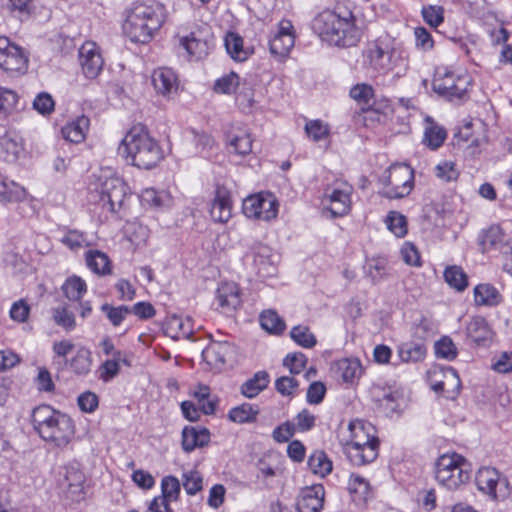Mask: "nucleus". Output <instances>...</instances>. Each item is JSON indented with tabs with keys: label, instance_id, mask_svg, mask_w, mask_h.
<instances>
[{
	"label": "nucleus",
	"instance_id": "f257e3e1",
	"mask_svg": "<svg viewBox=\"0 0 512 512\" xmlns=\"http://www.w3.org/2000/svg\"><path fill=\"white\" fill-rule=\"evenodd\" d=\"M312 29L322 41L342 48L357 45L362 34L352 11L340 7L317 14Z\"/></svg>",
	"mask_w": 512,
	"mask_h": 512
},
{
	"label": "nucleus",
	"instance_id": "f03ea898",
	"mask_svg": "<svg viewBox=\"0 0 512 512\" xmlns=\"http://www.w3.org/2000/svg\"><path fill=\"white\" fill-rule=\"evenodd\" d=\"M118 153L127 163L144 170L154 168L164 157L162 148L142 124L128 130L119 144Z\"/></svg>",
	"mask_w": 512,
	"mask_h": 512
},
{
	"label": "nucleus",
	"instance_id": "7ed1b4c3",
	"mask_svg": "<svg viewBox=\"0 0 512 512\" xmlns=\"http://www.w3.org/2000/svg\"><path fill=\"white\" fill-rule=\"evenodd\" d=\"M31 423L39 437L58 448L67 447L75 437V423L66 413L50 405H39L32 410Z\"/></svg>",
	"mask_w": 512,
	"mask_h": 512
},
{
	"label": "nucleus",
	"instance_id": "20e7f679",
	"mask_svg": "<svg viewBox=\"0 0 512 512\" xmlns=\"http://www.w3.org/2000/svg\"><path fill=\"white\" fill-rule=\"evenodd\" d=\"M349 439L344 444L345 453L353 465L362 466L378 456L379 441L371 423L356 420L350 422Z\"/></svg>",
	"mask_w": 512,
	"mask_h": 512
},
{
	"label": "nucleus",
	"instance_id": "39448f33",
	"mask_svg": "<svg viewBox=\"0 0 512 512\" xmlns=\"http://www.w3.org/2000/svg\"><path fill=\"white\" fill-rule=\"evenodd\" d=\"M364 65L378 74H387L397 66H407L408 52L388 37L371 42L363 52Z\"/></svg>",
	"mask_w": 512,
	"mask_h": 512
},
{
	"label": "nucleus",
	"instance_id": "423d86ee",
	"mask_svg": "<svg viewBox=\"0 0 512 512\" xmlns=\"http://www.w3.org/2000/svg\"><path fill=\"white\" fill-rule=\"evenodd\" d=\"M383 195L389 199L408 196L414 187V170L407 164L391 165L381 179Z\"/></svg>",
	"mask_w": 512,
	"mask_h": 512
},
{
	"label": "nucleus",
	"instance_id": "0eeeda50",
	"mask_svg": "<svg viewBox=\"0 0 512 512\" xmlns=\"http://www.w3.org/2000/svg\"><path fill=\"white\" fill-rule=\"evenodd\" d=\"M471 78L468 74H457L447 69H438L433 79V90L450 100H464L468 95Z\"/></svg>",
	"mask_w": 512,
	"mask_h": 512
},
{
	"label": "nucleus",
	"instance_id": "6e6552de",
	"mask_svg": "<svg viewBox=\"0 0 512 512\" xmlns=\"http://www.w3.org/2000/svg\"><path fill=\"white\" fill-rule=\"evenodd\" d=\"M86 476L79 462H69L62 468L59 485L66 497L79 502L85 498Z\"/></svg>",
	"mask_w": 512,
	"mask_h": 512
},
{
	"label": "nucleus",
	"instance_id": "1a4fd4ad",
	"mask_svg": "<svg viewBox=\"0 0 512 512\" xmlns=\"http://www.w3.org/2000/svg\"><path fill=\"white\" fill-rule=\"evenodd\" d=\"M478 489L488 494L492 499H504L509 494L508 479L492 467H482L476 474Z\"/></svg>",
	"mask_w": 512,
	"mask_h": 512
},
{
	"label": "nucleus",
	"instance_id": "9d476101",
	"mask_svg": "<svg viewBox=\"0 0 512 512\" xmlns=\"http://www.w3.org/2000/svg\"><path fill=\"white\" fill-rule=\"evenodd\" d=\"M128 195V187L118 177L106 178L100 186L99 202L103 208L111 213H116L123 206Z\"/></svg>",
	"mask_w": 512,
	"mask_h": 512
},
{
	"label": "nucleus",
	"instance_id": "9b49d317",
	"mask_svg": "<svg viewBox=\"0 0 512 512\" xmlns=\"http://www.w3.org/2000/svg\"><path fill=\"white\" fill-rule=\"evenodd\" d=\"M277 206L276 200L271 195L259 193L246 197L242 210L250 219L269 221L277 216Z\"/></svg>",
	"mask_w": 512,
	"mask_h": 512
},
{
	"label": "nucleus",
	"instance_id": "f8f14e48",
	"mask_svg": "<svg viewBox=\"0 0 512 512\" xmlns=\"http://www.w3.org/2000/svg\"><path fill=\"white\" fill-rule=\"evenodd\" d=\"M352 191V186L346 182L325 189L323 202L328 203L327 209L333 217H343L350 212Z\"/></svg>",
	"mask_w": 512,
	"mask_h": 512
},
{
	"label": "nucleus",
	"instance_id": "ddd939ff",
	"mask_svg": "<svg viewBox=\"0 0 512 512\" xmlns=\"http://www.w3.org/2000/svg\"><path fill=\"white\" fill-rule=\"evenodd\" d=\"M247 258L252 259V268L260 278H269L277 273V255L272 249L262 243L255 244Z\"/></svg>",
	"mask_w": 512,
	"mask_h": 512
},
{
	"label": "nucleus",
	"instance_id": "4468645a",
	"mask_svg": "<svg viewBox=\"0 0 512 512\" xmlns=\"http://www.w3.org/2000/svg\"><path fill=\"white\" fill-rule=\"evenodd\" d=\"M28 59L21 47L7 37H0V68L6 72H22L27 68Z\"/></svg>",
	"mask_w": 512,
	"mask_h": 512
},
{
	"label": "nucleus",
	"instance_id": "2eb2a0df",
	"mask_svg": "<svg viewBox=\"0 0 512 512\" xmlns=\"http://www.w3.org/2000/svg\"><path fill=\"white\" fill-rule=\"evenodd\" d=\"M79 63L88 79H95L103 69L104 60L95 42L87 41L79 48Z\"/></svg>",
	"mask_w": 512,
	"mask_h": 512
},
{
	"label": "nucleus",
	"instance_id": "dca6fc26",
	"mask_svg": "<svg viewBox=\"0 0 512 512\" xmlns=\"http://www.w3.org/2000/svg\"><path fill=\"white\" fill-rule=\"evenodd\" d=\"M232 209L231 191L223 185H217L209 207L212 220L218 223H227L232 217Z\"/></svg>",
	"mask_w": 512,
	"mask_h": 512
},
{
	"label": "nucleus",
	"instance_id": "f3484780",
	"mask_svg": "<svg viewBox=\"0 0 512 512\" xmlns=\"http://www.w3.org/2000/svg\"><path fill=\"white\" fill-rule=\"evenodd\" d=\"M232 352V346L227 341H212L201 353L207 370L221 371L226 364V358Z\"/></svg>",
	"mask_w": 512,
	"mask_h": 512
},
{
	"label": "nucleus",
	"instance_id": "a211bd4d",
	"mask_svg": "<svg viewBox=\"0 0 512 512\" xmlns=\"http://www.w3.org/2000/svg\"><path fill=\"white\" fill-rule=\"evenodd\" d=\"M149 25L160 27L165 20V7L158 1L146 0L134 4L131 12Z\"/></svg>",
	"mask_w": 512,
	"mask_h": 512
},
{
	"label": "nucleus",
	"instance_id": "6ab92c4d",
	"mask_svg": "<svg viewBox=\"0 0 512 512\" xmlns=\"http://www.w3.org/2000/svg\"><path fill=\"white\" fill-rule=\"evenodd\" d=\"M159 29L160 27L149 25L132 13H129L123 25L125 34L132 42L143 44L148 43Z\"/></svg>",
	"mask_w": 512,
	"mask_h": 512
},
{
	"label": "nucleus",
	"instance_id": "aec40b11",
	"mask_svg": "<svg viewBox=\"0 0 512 512\" xmlns=\"http://www.w3.org/2000/svg\"><path fill=\"white\" fill-rule=\"evenodd\" d=\"M324 496L325 489L321 484L305 487L297 500L298 512H321Z\"/></svg>",
	"mask_w": 512,
	"mask_h": 512
},
{
	"label": "nucleus",
	"instance_id": "412c9836",
	"mask_svg": "<svg viewBox=\"0 0 512 512\" xmlns=\"http://www.w3.org/2000/svg\"><path fill=\"white\" fill-rule=\"evenodd\" d=\"M24 153L22 139L14 132L0 137V157L7 163H15Z\"/></svg>",
	"mask_w": 512,
	"mask_h": 512
},
{
	"label": "nucleus",
	"instance_id": "4be33fe9",
	"mask_svg": "<svg viewBox=\"0 0 512 512\" xmlns=\"http://www.w3.org/2000/svg\"><path fill=\"white\" fill-rule=\"evenodd\" d=\"M216 301L222 312L229 314L240 305V295L234 283H225L217 290Z\"/></svg>",
	"mask_w": 512,
	"mask_h": 512
},
{
	"label": "nucleus",
	"instance_id": "5701e85b",
	"mask_svg": "<svg viewBox=\"0 0 512 512\" xmlns=\"http://www.w3.org/2000/svg\"><path fill=\"white\" fill-rule=\"evenodd\" d=\"M209 442L210 432L206 428L185 427L182 431V448L185 452H192Z\"/></svg>",
	"mask_w": 512,
	"mask_h": 512
},
{
	"label": "nucleus",
	"instance_id": "b1692460",
	"mask_svg": "<svg viewBox=\"0 0 512 512\" xmlns=\"http://www.w3.org/2000/svg\"><path fill=\"white\" fill-rule=\"evenodd\" d=\"M152 84L155 90L166 96L178 88L177 77L170 68H158L152 74Z\"/></svg>",
	"mask_w": 512,
	"mask_h": 512
},
{
	"label": "nucleus",
	"instance_id": "393cba45",
	"mask_svg": "<svg viewBox=\"0 0 512 512\" xmlns=\"http://www.w3.org/2000/svg\"><path fill=\"white\" fill-rule=\"evenodd\" d=\"M471 470L466 467L449 470V472H435L436 481L448 490H455L470 479Z\"/></svg>",
	"mask_w": 512,
	"mask_h": 512
},
{
	"label": "nucleus",
	"instance_id": "a878e982",
	"mask_svg": "<svg viewBox=\"0 0 512 512\" xmlns=\"http://www.w3.org/2000/svg\"><path fill=\"white\" fill-rule=\"evenodd\" d=\"M468 337L478 345H487L492 339V330L485 318L476 316L467 325Z\"/></svg>",
	"mask_w": 512,
	"mask_h": 512
},
{
	"label": "nucleus",
	"instance_id": "bb28decb",
	"mask_svg": "<svg viewBox=\"0 0 512 512\" xmlns=\"http://www.w3.org/2000/svg\"><path fill=\"white\" fill-rule=\"evenodd\" d=\"M474 301L478 306L495 307L502 302V295L490 283H481L474 287Z\"/></svg>",
	"mask_w": 512,
	"mask_h": 512
},
{
	"label": "nucleus",
	"instance_id": "cd10ccee",
	"mask_svg": "<svg viewBox=\"0 0 512 512\" xmlns=\"http://www.w3.org/2000/svg\"><path fill=\"white\" fill-rule=\"evenodd\" d=\"M89 126V118L82 115L67 123L61 130L62 135L72 143H80L85 139Z\"/></svg>",
	"mask_w": 512,
	"mask_h": 512
},
{
	"label": "nucleus",
	"instance_id": "c85d7f7f",
	"mask_svg": "<svg viewBox=\"0 0 512 512\" xmlns=\"http://www.w3.org/2000/svg\"><path fill=\"white\" fill-rule=\"evenodd\" d=\"M332 371L336 377L348 383L359 377L362 370L357 359L343 358L333 364Z\"/></svg>",
	"mask_w": 512,
	"mask_h": 512
},
{
	"label": "nucleus",
	"instance_id": "c756f323",
	"mask_svg": "<svg viewBox=\"0 0 512 512\" xmlns=\"http://www.w3.org/2000/svg\"><path fill=\"white\" fill-rule=\"evenodd\" d=\"M228 54L235 61L243 62L253 53L248 47H244L243 38L234 32H228L224 39Z\"/></svg>",
	"mask_w": 512,
	"mask_h": 512
},
{
	"label": "nucleus",
	"instance_id": "7c9ffc66",
	"mask_svg": "<svg viewBox=\"0 0 512 512\" xmlns=\"http://www.w3.org/2000/svg\"><path fill=\"white\" fill-rule=\"evenodd\" d=\"M426 127L424 129L423 143L432 150L438 149L447 137L446 130L433 121L431 117H426Z\"/></svg>",
	"mask_w": 512,
	"mask_h": 512
},
{
	"label": "nucleus",
	"instance_id": "2f4dec72",
	"mask_svg": "<svg viewBox=\"0 0 512 512\" xmlns=\"http://www.w3.org/2000/svg\"><path fill=\"white\" fill-rule=\"evenodd\" d=\"M226 142L232 151L240 156H246L252 151L253 140L246 131L229 132L226 135Z\"/></svg>",
	"mask_w": 512,
	"mask_h": 512
},
{
	"label": "nucleus",
	"instance_id": "473e14b6",
	"mask_svg": "<svg viewBox=\"0 0 512 512\" xmlns=\"http://www.w3.org/2000/svg\"><path fill=\"white\" fill-rule=\"evenodd\" d=\"M180 45L187 51V53L199 60L207 56L209 53V42L197 37L196 33L192 32L186 37L180 39Z\"/></svg>",
	"mask_w": 512,
	"mask_h": 512
},
{
	"label": "nucleus",
	"instance_id": "72a5a7b5",
	"mask_svg": "<svg viewBox=\"0 0 512 512\" xmlns=\"http://www.w3.org/2000/svg\"><path fill=\"white\" fill-rule=\"evenodd\" d=\"M29 194L27 190L8 178L5 181L4 188L0 189V203L23 202L27 200Z\"/></svg>",
	"mask_w": 512,
	"mask_h": 512
},
{
	"label": "nucleus",
	"instance_id": "f704fd0d",
	"mask_svg": "<svg viewBox=\"0 0 512 512\" xmlns=\"http://www.w3.org/2000/svg\"><path fill=\"white\" fill-rule=\"evenodd\" d=\"M505 235L499 225H492L484 230L480 236L479 244L483 251L498 249L504 244Z\"/></svg>",
	"mask_w": 512,
	"mask_h": 512
},
{
	"label": "nucleus",
	"instance_id": "c9c22d12",
	"mask_svg": "<svg viewBox=\"0 0 512 512\" xmlns=\"http://www.w3.org/2000/svg\"><path fill=\"white\" fill-rule=\"evenodd\" d=\"M166 333L175 340L189 339L193 334L191 320L172 317L167 324Z\"/></svg>",
	"mask_w": 512,
	"mask_h": 512
},
{
	"label": "nucleus",
	"instance_id": "e433bc0d",
	"mask_svg": "<svg viewBox=\"0 0 512 512\" xmlns=\"http://www.w3.org/2000/svg\"><path fill=\"white\" fill-rule=\"evenodd\" d=\"M269 384V374L266 371H259L244 382L241 386V393L247 398L256 397Z\"/></svg>",
	"mask_w": 512,
	"mask_h": 512
},
{
	"label": "nucleus",
	"instance_id": "4c0bfd02",
	"mask_svg": "<svg viewBox=\"0 0 512 512\" xmlns=\"http://www.w3.org/2000/svg\"><path fill=\"white\" fill-rule=\"evenodd\" d=\"M88 268L99 275H106L111 272L108 256L99 250H89L85 254Z\"/></svg>",
	"mask_w": 512,
	"mask_h": 512
},
{
	"label": "nucleus",
	"instance_id": "58836bf2",
	"mask_svg": "<svg viewBox=\"0 0 512 512\" xmlns=\"http://www.w3.org/2000/svg\"><path fill=\"white\" fill-rule=\"evenodd\" d=\"M293 46L294 36L291 32H277L269 41L270 52L278 57L287 56Z\"/></svg>",
	"mask_w": 512,
	"mask_h": 512
},
{
	"label": "nucleus",
	"instance_id": "ea45409f",
	"mask_svg": "<svg viewBox=\"0 0 512 512\" xmlns=\"http://www.w3.org/2000/svg\"><path fill=\"white\" fill-rule=\"evenodd\" d=\"M258 414L259 408L257 405L243 403L239 406L233 407L229 411L228 417L232 422L243 424L254 422Z\"/></svg>",
	"mask_w": 512,
	"mask_h": 512
},
{
	"label": "nucleus",
	"instance_id": "a19ab883",
	"mask_svg": "<svg viewBox=\"0 0 512 512\" xmlns=\"http://www.w3.org/2000/svg\"><path fill=\"white\" fill-rule=\"evenodd\" d=\"M466 467V470H471L470 463L460 454L447 453L441 455L436 462L435 472H449L457 468Z\"/></svg>",
	"mask_w": 512,
	"mask_h": 512
},
{
	"label": "nucleus",
	"instance_id": "79ce46f5",
	"mask_svg": "<svg viewBox=\"0 0 512 512\" xmlns=\"http://www.w3.org/2000/svg\"><path fill=\"white\" fill-rule=\"evenodd\" d=\"M308 466L310 470L321 477L330 474L333 468L332 461L328 458L324 451H314L308 458Z\"/></svg>",
	"mask_w": 512,
	"mask_h": 512
},
{
	"label": "nucleus",
	"instance_id": "37998d69",
	"mask_svg": "<svg viewBox=\"0 0 512 512\" xmlns=\"http://www.w3.org/2000/svg\"><path fill=\"white\" fill-rule=\"evenodd\" d=\"M398 356L402 362H418L426 356V348L423 344L405 342L398 347Z\"/></svg>",
	"mask_w": 512,
	"mask_h": 512
},
{
	"label": "nucleus",
	"instance_id": "c03bdc74",
	"mask_svg": "<svg viewBox=\"0 0 512 512\" xmlns=\"http://www.w3.org/2000/svg\"><path fill=\"white\" fill-rule=\"evenodd\" d=\"M347 489L352 495L354 501L365 502L369 496L370 484L364 477L357 474H351Z\"/></svg>",
	"mask_w": 512,
	"mask_h": 512
},
{
	"label": "nucleus",
	"instance_id": "a18cd8bd",
	"mask_svg": "<svg viewBox=\"0 0 512 512\" xmlns=\"http://www.w3.org/2000/svg\"><path fill=\"white\" fill-rule=\"evenodd\" d=\"M91 365V351L85 347H80L69 361L71 370L77 375H87L91 370Z\"/></svg>",
	"mask_w": 512,
	"mask_h": 512
},
{
	"label": "nucleus",
	"instance_id": "49530a36",
	"mask_svg": "<svg viewBox=\"0 0 512 512\" xmlns=\"http://www.w3.org/2000/svg\"><path fill=\"white\" fill-rule=\"evenodd\" d=\"M261 327L269 333L279 335L285 328L284 320L274 310H265L260 314Z\"/></svg>",
	"mask_w": 512,
	"mask_h": 512
},
{
	"label": "nucleus",
	"instance_id": "de8ad7c7",
	"mask_svg": "<svg viewBox=\"0 0 512 512\" xmlns=\"http://www.w3.org/2000/svg\"><path fill=\"white\" fill-rule=\"evenodd\" d=\"M64 295L71 301H79L87 291L84 280L78 276L69 277L63 284Z\"/></svg>",
	"mask_w": 512,
	"mask_h": 512
},
{
	"label": "nucleus",
	"instance_id": "09e8293b",
	"mask_svg": "<svg viewBox=\"0 0 512 512\" xmlns=\"http://www.w3.org/2000/svg\"><path fill=\"white\" fill-rule=\"evenodd\" d=\"M401 393L397 390L383 389L381 394L375 395L376 401L379 406L384 408L388 413L398 412L400 405L399 400L401 399Z\"/></svg>",
	"mask_w": 512,
	"mask_h": 512
},
{
	"label": "nucleus",
	"instance_id": "8fccbe9b",
	"mask_svg": "<svg viewBox=\"0 0 512 512\" xmlns=\"http://www.w3.org/2000/svg\"><path fill=\"white\" fill-rule=\"evenodd\" d=\"M445 281L457 291H463L468 286L467 275L459 266H450L444 271Z\"/></svg>",
	"mask_w": 512,
	"mask_h": 512
},
{
	"label": "nucleus",
	"instance_id": "3c124183",
	"mask_svg": "<svg viewBox=\"0 0 512 512\" xmlns=\"http://www.w3.org/2000/svg\"><path fill=\"white\" fill-rule=\"evenodd\" d=\"M234 93L236 95V104L241 111L245 113L250 112L254 105V91L252 87L244 81L240 83V86Z\"/></svg>",
	"mask_w": 512,
	"mask_h": 512
},
{
	"label": "nucleus",
	"instance_id": "603ef678",
	"mask_svg": "<svg viewBox=\"0 0 512 512\" xmlns=\"http://www.w3.org/2000/svg\"><path fill=\"white\" fill-rule=\"evenodd\" d=\"M387 261L383 258L371 259L366 266V275L376 284L387 277Z\"/></svg>",
	"mask_w": 512,
	"mask_h": 512
},
{
	"label": "nucleus",
	"instance_id": "864d4df0",
	"mask_svg": "<svg viewBox=\"0 0 512 512\" xmlns=\"http://www.w3.org/2000/svg\"><path fill=\"white\" fill-rule=\"evenodd\" d=\"M290 336L294 342L304 348H312L316 345V337L310 332L307 326L297 325L290 331Z\"/></svg>",
	"mask_w": 512,
	"mask_h": 512
},
{
	"label": "nucleus",
	"instance_id": "5fc2aeb1",
	"mask_svg": "<svg viewBox=\"0 0 512 512\" xmlns=\"http://www.w3.org/2000/svg\"><path fill=\"white\" fill-rule=\"evenodd\" d=\"M52 314L54 322L65 331L70 332L76 328L75 316L67 307L54 308Z\"/></svg>",
	"mask_w": 512,
	"mask_h": 512
},
{
	"label": "nucleus",
	"instance_id": "6e6d98bb",
	"mask_svg": "<svg viewBox=\"0 0 512 512\" xmlns=\"http://www.w3.org/2000/svg\"><path fill=\"white\" fill-rule=\"evenodd\" d=\"M240 83V77L232 71L215 81L214 90L218 93L231 94L238 89Z\"/></svg>",
	"mask_w": 512,
	"mask_h": 512
},
{
	"label": "nucleus",
	"instance_id": "4d7b16f0",
	"mask_svg": "<svg viewBox=\"0 0 512 512\" xmlns=\"http://www.w3.org/2000/svg\"><path fill=\"white\" fill-rule=\"evenodd\" d=\"M181 485L179 480L174 476H165L161 480V498L167 499L168 502L176 501L179 498Z\"/></svg>",
	"mask_w": 512,
	"mask_h": 512
},
{
	"label": "nucleus",
	"instance_id": "13d9d810",
	"mask_svg": "<svg viewBox=\"0 0 512 512\" xmlns=\"http://www.w3.org/2000/svg\"><path fill=\"white\" fill-rule=\"evenodd\" d=\"M18 103V95L15 91L0 87V119L10 114Z\"/></svg>",
	"mask_w": 512,
	"mask_h": 512
},
{
	"label": "nucleus",
	"instance_id": "bf43d9fd",
	"mask_svg": "<svg viewBox=\"0 0 512 512\" xmlns=\"http://www.w3.org/2000/svg\"><path fill=\"white\" fill-rule=\"evenodd\" d=\"M101 310L106 314L111 324L115 327L119 326L126 317L131 314L130 308L124 305L113 307L112 305L105 303L101 306Z\"/></svg>",
	"mask_w": 512,
	"mask_h": 512
},
{
	"label": "nucleus",
	"instance_id": "052dcab7",
	"mask_svg": "<svg viewBox=\"0 0 512 512\" xmlns=\"http://www.w3.org/2000/svg\"><path fill=\"white\" fill-rule=\"evenodd\" d=\"M388 229L397 237H404L407 234L406 218L397 211H390L386 217Z\"/></svg>",
	"mask_w": 512,
	"mask_h": 512
},
{
	"label": "nucleus",
	"instance_id": "680f3d73",
	"mask_svg": "<svg viewBox=\"0 0 512 512\" xmlns=\"http://www.w3.org/2000/svg\"><path fill=\"white\" fill-rule=\"evenodd\" d=\"M435 353L438 358L451 361L457 357V348L453 341L445 336L435 343Z\"/></svg>",
	"mask_w": 512,
	"mask_h": 512
},
{
	"label": "nucleus",
	"instance_id": "e2e57ef3",
	"mask_svg": "<svg viewBox=\"0 0 512 512\" xmlns=\"http://www.w3.org/2000/svg\"><path fill=\"white\" fill-rule=\"evenodd\" d=\"M445 380L438 381L433 385V389L436 392L445 391L447 386H451L454 389L455 394L459 393L461 381L455 369L448 367L445 370Z\"/></svg>",
	"mask_w": 512,
	"mask_h": 512
},
{
	"label": "nucleus",
	"instance_id": "0e129e2a",
	"mask_svg": "<svg viewBox=\"0 0 512 512\" xmlns=\"http://www.w3.org/2000/svg\"><path fill=\"white\" fill-rule=\"evenodd\" d=\"M183 487L187 494L195 495L203 488V478L198 471L191 470L183 474Z\"/></svg>",
	"mask_w": 512,
	"mask_h": 512
},
{
	"label": "nucleus",
	"instance_id": "69168bd1",
	"mask_svg": "<svg viewBox=\"0 0 512 512\" xmlns=\"http://www.w3.org/2000/svg\"><path fill=\"white\" fill-rule=\"evenodd\" d=\"M422 17L431 27H438L444 21V9L441 6L428 5L422 8Z\"/></svg>",
	"mask_w": 512,
	"mask_h": 512
},
{
	"label": "nucleus",
	"instance_id": "338daca9",
	"mask_svg": "<svg viewBox=\"0 0 512 512\" xmlns=\"http://www.w3.org/2000/svg\"><path fill=\"white\" fill-rule=\"evenodd\" d=\"M350 96L358 103L370 105L374 98V89L369 84H356L351 88Z\"/></svg>",
	"mask_w": 512,
	"mask_h": 512
},
{
	"label": "nucleus",
	"instance_id": "774afa93",
	"mask_svg": "<svg viewBox=\"0 0 512 512\" xmlns=\"http://www.w3.org/2000/svg\"><path fill=\"white\" fill-rule=\"evenodd\" d=\"M307 136L315 142L325 139L329 134V128L321 120H311L306 123Z\"/></svg>",
	"mask_w": 512,
	"mask_h": 512
}]
</instances>
